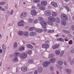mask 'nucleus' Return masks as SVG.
<instances>
[{"label":"nucleus","mask_w":74,"mask_h":74,"mask_svg":"<svg viewBox=\"0 0 74 74\" xmlns=\"http://www.w3.org/2000/svg\"><path fill=\"white\" fill-rule=\"evenodd\" d=\"M20 53L18 52H16L14 53V54L16 55L15 57L13 59V61L14 62H17L18 61V59L16 56H19Z\"/></svg>","instance_id":"nucleus-1"},{"label":"nucleus","mask_w":74,"mask_h":74,"mask_svg":"<svg viewBox=\"0 0 74 74\" xmlns=\"http://www.w3.org/2000/svg\"><path fill=\"white\" fill-rule=\"evenodd\" d=\"M20 56L21 59H25L27 58V54L25 53H23L21 54Z\"/></svg>","instance_id":"nucleus-2"},{"label":"nucleus","mask_w":74,"mask_h":74,"mask_svg":"<svg viewBox=\"0 0 74 74\" xmlns=\"http://www.w3.org/2000/svg\"><path fill=\"white\" fill-rule=\"evenodd\" d=\"M40 24L43 27V28H44L45 29H46L47 28V27L45 26H47V23L45 21H43L41 22H40Z\"/></svg>","instance_id":"nucleus-3"},{"label":"nucleus","mask_w":74,"mask_h":74,"mask_svg":"<svg viewBox=\"0 0 74 74\" xmlns=\"http://www.w3.org/2000/svg\"><path fill=\"white\" fill-rule=\"evenodd\" d=\"M61 17L62 19H63L64 21H67L68 20V17L66 15L62 14L61 15Z\"/></svg>","instance_id":"nucleus-4"},{"label":"nucleus","mask_w":74,"mask_h":74,"mask_svg":"<svg viewBox=\"0 0 74 74\" xmlns=\"http://www.w3.org/2000/svg\"><path fill=\"white\" fill-rule=\"evenodd\" d=\"M48 20L52 22H55L56 21V19L53 17H50L48 18Z\"/></svg>","instance_id":"nucleus-5"},{"label":"nucleus","mask_w":74,"mask_h":74,"mask_svg":"<svg viewBox=\"0 0 74 74\" xmlns=\"http://www.w3.org/2000/svg\"><path fill=\"white\" fill-rule=\"evenodd\" d=\"M31 15H33V16H36V15L37 14V12H36V10L34 9L31 10Z\"/></svg>","instance_id":"nucleus-6"},{"label":"nucleus","mask_w":74,"mask_h":74,"mask_svg":"<svg viewBox=\"0 0 74 74\" xmlns=\"http://www.w3.org/2000/svg\"><path fill=\"white\" fill-rule=\"evenodd\" d=\"M27 15V13L25 12H23L20 15V17L21 18H23L26 17Z\"/></svg>","instance_id":"nucleus-7"},{"label":"nucleus","mask_w":74,"mask_h":74,"mask_svg":"<svg viewBox=\"0 0 74 74\" xmlns=\"http://www.w3.org/2000/svg\"><path fill=\"white\" fill-rule=\"evenodd\" d=\"M49 47V44H43L42 45V47L44 48H48Z\"/></svg>","instance_id":"nucleus-8"},{"label":"nucleus","mask_w":74,"mask_h":74,"mask_svg":"<svg viewBox=\"0 0 74 74\" xmlns=\"http://www.w3.org/2000/svg\"><path fill=\"white\" fill-rule=\"evenodd\" d=\"M51 62H45L43 64V66L44 67H47L48 64H50Z\"/></svg>","instance_id":"nucleus-9"},{"label":"nucleus","mask_w":74,"mask_h":74,"mask_svg":"<svg viewBox=\"0 0 74 74\" xmlns=\"http://www.w3.org/2000/svg\"><path fill=\"white\" fill-rule=\"evenodd\" d=\"M60 45H59L58 44H56L54 45L53 46H52V48L54 49H56L57 48H58L59 47Z\"/></svg>","instance_id":"nucleus-10"},{"label":"nucleus","mask_w":74,"mask_h":74,"mask_svg":"<svg viewBox=\"0 0 74 74\" xmlns=\"http://www.w3.org/2000/svg\"><path fill=\"white\" fill-rule=\"evenodd\" d=\"M51 4L55 7H58V4H57L55 2H51Z\"/></svg>","instance_id":"nucleus-11"},{"label":"nucleus","mask_w":74,"mask_h":74,"mask_svg":"<svg viewBox=\"0 0 74 74\" xmlns=\"http://www.w3.org/2000/svg\"><path fill=\"white\" fill-rule=\"evenodd\" d=\"M21 70L22 71H26L27 70V66H24L22 67L21 68Z\"/></svg>","instance_id":"nucleus-12"},{"label":"nucleus","mask_w":74,"mask_h":74,"mask_svg":"<svg viewBox=\"0 0 74 74\" xmlns=\"http://www.w3.org/2000/svg\"><path fill=\"white\" fill-rule=\"evenodd\" d=\"M47 4V1H42L41 2V5L43 6H45Z\"/></svg>","instance_id":"nucleus-13"},{"label":"nucleus","mask_w":74,"mask_h":74,"mask_svg":"<svg viewBox=\"0 0 74 74\" xmlns=\"http://www.w3.org/2000/svg\"><path fill=\"white\" fill-rule=\"evenodd\" d=\"M24 23V21H21L19 22V23H18V26H23Z\"/></svg>","instance_id":"nucleus-14"},{"label":"nucleus","mask_w":74,"mask_h":74,"mask_svg":"<svg viewBox=\"0 0 74 74\" xmlns=\"http://www.w3.org/2000/svg\"><path fill=\"white\" fill-rule=\"evenodd\" d=\"M45 14L47 16H50L51 15V12L50 11H46Z\"/></svg>","instance_id":"nucleus-15"},{"label":"nucleus","mask_w":74,"mask_h":74,"mask_svg":"<svg viewBox=\"0 0 74 74\" xmlns=\"http://www.w3.org/2000/svg\"><path fill=\"white\" fill-rule=\"evenodd\" d=\"M36 34H37V33L34 32H31L30 33L31 36H36Z\"/></svg>","instance_id":"nucleus-16"},{"label":"nucleus","mask_w":74,"mask_h":74,"mask_svg":"<svg viewBox=\"0 0 74 74\" xmlns=\"http://www.w3.org/2000/svg\"><path fill=\"white\" fill-rule=\"evenodd\" d=\"M38 73H41L42 71V67H39L38 68Z\"/></svg>","instance_id":"nucleus-17"},{"label":"nucleus","mask_w":74,"mask_h":74,"mask_svg":"<svg viewBox=\"0 0 74 74\" xmlns=\"http://www.w3.org/2000/svg\"><path fill=\"white\" fill-rule=\"evenodd\" d=\"M36 31L38 33H41L43 32V30L42 29H36Z\"/></svg>","instance_id":"nucleus-18"},{"label":"nucleus","mask_w":74,"mask_h":74,"mask_svg":"<svg viewBox=\"0 0 74 74\" xmlns=\"http://www.w3.org/2000/svg\"><path fill=\"white\" fill-rule=\"evenodd\" d=\"M66 72L67 74H70L71 73V70L70 69H67L66 70Z\"/></svg>","instance_id":"nucleus-19"},{"label":"nucleus","mask_w":74,"mask_h":74,"mask_svg":"<svg viewBox=\"0 0 74 74\" xmlns=\"http://www.w3.org/2000/svg\"><path fill=\"white\" fill-rule=\"evenodd\" d=\"M2 48H3V51L4 52L5 51L6 49V46H5L4 44H3L2 46Z\"/></svg>","instance_id":"nucleus-20"},{"label":"nucleus","mask_w":74,"mask_h":74,"mask_svg":"<svg viewBox=\"0 0 74 74\" xmlns=\"http://www.w3.org/2000/svg\"><path fill=\"white\" fill-rule=\"evenodd\" d=\"M27 48H29V49H33V47L30 44L27 45Z\"/></svg>","instance_id":"nucleus-21"},{"label":"nucleus","mask_w":74,"mask_h":74,"mask_svg":"<svg viewBox=\"0 0 74 74\" xmlns=\"http://www.w3.org/2000/svg\"><path fill=\"white\" fill-rule=\"evenodd\" d=\"M39 8L40 10H45V8L42 6H40L39 7Z\"/></svg>","instance_id":"nucleus-22"},{"label":"nucleus","mask_w":74,"mask_h":74,"mask_svg":"<svg viewBox=\"0 0 74 74\" xmlns=\"http://www.w3.org/2000/svg\"><path fill=\"white\" fill-rule=\"evenodd\" d=\"M60 53V51L58 50H56L55 51V53L57 55H59Z\"/></svg>","instance_id":"nucleus-23"},{"label":"nucleus","mask_w":74,"mask_h":74,"mask_svg":"<svg viewBox=\"0 0 74 74\" xmlns=\"http://www.w3.org/2000/svg\"><path fill=\"white\" fill-rule=\"evenodd\" d=\"M19 50L20 51H24V50H25V47L22 46L21 47H20L19 48Z\"/></svg>","instance_id":"nucleus-24"},{"label":"nucleus","mask_w":74,"mask_h":74,"mask_svg":"<svg viewBox=\"0 0 74 74\" xmlns=\"http://www.w3.org/2000/svg\"><path fill=\"white\" fill-rule=\"evenodd\" d=\"M23 35L25 36H29V33L27 32H24L23 33Z\"/></svg>","instance_id":"nucleus-25"},{"label":"nucleus","mask_w":74,"mask_h":74,"mask_svg":"<svg viewBox=\"0 0 74 74\" xmlns=\"http://www.w3.org/2000/svg\"><path fill=\"white\" fill-rule=\"evenodd\" d=\"M58 64H59V65H60L61 66H62L63 64V61H58Z\"/></svg>","instance_id":"nucleus-26"},{"label":"nucleus","mask_w":74,"mask_h":74,"mask_svg":"<svg viewBox=\"0 0 74 74\" xmlns=\"http://www.w3.org/2000/svg\"><path fill=\"white\" fill-rule=\"evenodd\" d=\"M23 33L24 32L22 31H20L18 32V35L20 36H22L23 35Z\"/></svg>","instance_id":"nucleus-27"},{"label":"nucleus","mask_w":74,"mask_h":74,"mask_svg":"<svg viewBox=\"0 0 74 74\" xmlns=\"http://www.w3.org/2000/svg\"><path fill=\"white\" fill-rule=\"evenodd\" d=\"M62 32L65 33H70V31L65 30H63Z\"/></svg>","instance_id":"nucleus-28"},{"label":"nucleus","mask_w":74,"mask_h":74,"mask_svg":"<svg viewBox=\"0 0 74 74\" xmlns=\"http://www.w3.org/2000/svg\"><path fill=\"white\" fill-rule=\"evenodd\" d=\"M57 40L58 41H62V42H64V39H63L62 38H59L57 39Z\"/></svg>","instance_id":"nucleus-29"},{"label":"nucleus","mask_w":74,"mask_h":74,"mask_svg":"<svg viewBox=\"0 0 74 74\" xmlns=\"http://www.w3.org/2000/svg\"><path fill=\"white\" fill-rule=\"evenodd\" d=\"M48 24L49 25H53V23H52V22L51 21H49L47 22Z\"/></svg>","instance_id":"nucleus-30"},{"label":"nucleus","mask_w":74,"mask_h":74,"mask_svg":"<svg viewBox=\"0 0 74 74\" xmlns=\"http://www.w3.org/2000/svg\"><path fill=\"white\" fill-rule=\"evenodd\" d=\"M52 16H56L57 15V14L55 12H53L52 13Z\"/></svg>","instance_id":"nucleus-31"},{"label":"nucleus","mask_w":74,"mask_h":74,"mask_svg":"<svg viewBox=\"0 0 74 74\" xmlns=\"http://www.w3.org/2000/svg\"><path fill=\"white\" fill-rule=\"evenodd\" d=\"M53 56H54V54H51L49 55V59H51V58H53Z\"/></svg>","instance_id":"nucleus-32"},{"label":"nucleus","mask_w":74,"mask_h":74,"mask_svg":"<svg viewBox=\"0 0 74 74\" xmlns=\"http://www.w3.org/2000/svg\"><path fill=\"white\" fill-rule=\"evenodd\" d=\"M56 61V59L55 58H53L51 59L50 61L51 62V63H54V62H55Z\"/></svg>","instance_id":"nucleus-33"},{"label":"nucleus","mask_w":74,"mask_h":74,"mask_svg":"<svg viewBox=\"0 0 74 74\" xmlns=\"http://www.w3.org/2000/svg\"><path fill=\"white\" fill-rule=\"evenodd\" d=\"M28 63H34V61H33V60H28Z\"/></svg>","instance_id":"nucleus-34"},{"label":"nucleus","mask_w":74,"mask_h":74,"mask_svg":"<svg viewBox=\"0 0 74 74\" xmlns=\"http://www.w3.org/2000/svg\"><path fill=\"white\" fill-rule=\"evenodd\" d=\"M34 3H39L40 2L39 0H34L33 1Z\"/></svg>","instance_id":"nucleus-35"},{"label":"nucleus","mask_w":74,"mask_h":74,"mask_svg":"<svg viewBox=\"0 0 74 74\" xmlns=\"http://www.w3.org/2000/svg\"><path fill=\"white\" fill-rule=\"evenodd\" d=\"M35 28H34V27H32L31 28H29V30H30V31H32L33 30H34V29Z\"/></svg>","instance_id":"nucleus-36"},{"label":"nucleus","mask_w":74,"mask_h":74,"mask_svg":"<svg viewBox=\"0 0 74 74\" xmlns=\"http://www.w3.org/2000/svg\"><path fill=\"white\" fill-rule=\"evenodd\" d=\"M18 46V44H17V43L16 42H15L14 44V48H16V47H17V46Z\"/></svg>","instance_id":"nucleus-37"},{"label":"nucleus","mask_w":74,"mask_h":74,"mask_svg":"<svg viewBox=\"0 0 74 74\" xmlns=\"http://www.w3.org/2000/svg\"><path fill=\"white\" fill-rule=\"evenodd\" d=\"M55 31L53 30H49L48 31V32L49 33H53Z\"/></svg>","instance_id":"nucleus-38"},{"label":"nucleus","mask_w":74,"mask_h":74,"mask_svg":"<svg viewBox=\"0 0 74 74\" xmlns=\"http://www.w3.org/2000/svg\"><path fill=\"white\" fill-rule=\"evenodd\" d=\"M43 19H44V18L42 17H40L38 18V20L40 21H43Z\"/></svg>","instance_id":"nucleus-39"},{"label":"nucleus","mask_w":74,"mask_h":74,"mask_svg":"<svg viewBox=\"0 0 74 74\" xmlns=\"http://www.w3.org/2000/svg\"><path fill=\"white\" fill-rule=\"evenodd\" d=\"M65 8H66V10H67V11L68 12H69V11L70 9H69V7H68L67 6H66Z\"/></svg>","instance_id":"nucleus-40"},{"label":"nucleus","mask_w":74,"mask_h":74,"mask_svg":"<svg viewBox=\"0 0 74 74\" xmlns=\"http://www.w3.org/2000/svg\"><path fill=\"white\" fill-rule=\"evenodd\" d=\"M0 10L2 11H5V9L3 8L1 6H0Z\"/></svg>","instance_id":"nucleus-41"},{"label":"nucleus","mask_w":74,"mask_h":74,"mask_svg":"<svg viewBox=\"0 0 74 74\" xmlns=\"http://www.w3.org/2000/svg\"><path fill=\"white\" fill-rule=\"evenodd\" d=\"M71 53H74V49H72L70 51Z\"/></svg>","instance_id":"nucleus-42"},{"label":"nucleus","mask_w":74,"mask_h":74,"mask_svg":"<svg viewBox=\"0 0 74 74\" xmlns=\"http://www.w3.org/2000/svg\"><path fill=\"white\" fill-rule=\"evenodd\" d=\"M27 52L28 54H29V55H31V54H32V51L31 50H29Z\"/></svg>","instance_id":"nucleus-43"},{"label":"nucleus","mask_w":74,"mask_h":74,"mask_svg":"<svg viewBox=\"0 0 74 74\" xmlns=\"http://www.w3.org/2000/svg\"><path fill=\"white\" fill-rule=\"evenodd\" d=\"M68 61L69 62H70V61H71V57L70 56H69V57Z\"/></svg>","instance_id":"nucleus-44"},{"label":"nucleus","mask_w":74,"mask_h":74,"mask_svg":"<svg viewBox=\"0 0 74 74\" xmlns=\"http://www.w3.org/2000/svg\"><path fill=\"white\" fill-rule=\"evenodd\" d=\"M50 70H51V71H53V70H54V68H53V66H51L50 67Z\"/></svg>","instance_id":"nucleus-45"},{"label":"nucleus","mask_w":74,"mask_h":74,"mask_svg":"<svg viewBox=\"0 0 74 74\" xmlns=\"http://www.w3.org/2000/svg\"><path fill=\"white\" fill-rule=\"evenodd\" d=\"M56 21L57 23H59L60 22V19L59 18H57L56 19Z\"/></svg>","instance_id":"nucleus-46"},{"label":"nucleus","mask_w":74,"mask_h":74,"mask_svg":"<svg viewBox=\"0 0 74 74\" xmlns=\"http://www.w3.org/2000/svg\"><path fill=\"white\" fill-rule=\"evenodd\" d=\"M73 42V41L71 40L69 42V44H72Z\"/></svg>","instance_id":"nucleus-47"},{"label":"nucleus","mask_w":74,"mask_h":74,"mask_svg":"<svg viewBox=\"0 0 74 74\" xmlns=\"http://www.w3.org/2000/svg\"><path fill=\"white\" fill-rule=\"evenodd\" d=\"M62 24L63 25H66V22L65 21H63L62 22Z\"/></svg>","instance_id":"nucleus-48"},{"label":"nucleus","mask_w":74,"mask_h":74,"mask_svg":"<svg viewBox=\"0 0 74 74\" xmlns=\"http://www.w3.org/2000/svg\"><path fill=\"white\" fill-rule=\"evenodd\" d=\"M33 19H32V18H29V21L30 23H32V22H33Z\"/></svg>","instance_id":"nucleus-49"},{"label":"nucleus","mask_w":74,"mask_h":74,"mask_svg":"<svg viewBox=\"0 0 74 74\" xmlns=\"http://www.w3.org/2000/svg\"><path fill=\"white\" fill-rule=\"evenodd\" d=\"M5 4V3L4 2H0V5H4Z\"/></svg>","instance_id":"nucleus-50"},{"label":"nucleus","mask_w":74,"mask_h":74,"mask_svg":"<svg viewBox=\"0 0 74 74\" xmlns=\"http://www.w3.org/2000/svg\"><path fill=\"white\" fill-rule=\"evenodd\" d=\"M64 51H62L61 53L60 56H63V54H64Z\"/></svg>","instance_id":"nucleus-51"},{"label":"nucleus","mask_w":74,"mask_h":74,"mask_svg":"<svg viewBox=\"0 0 74 74\" xmlns=\"http://www.w3.org/2000/svg\"><path fill=\"white\" fill-rule=\"evenodd\" d=\"M34 74H38V71L37 70H36L34 72Z\"/></svg>","instance_id":"nucleus-52"},{"label":"nucleus","mask_w":74,"mask_h":74,"mask_svg":"<svg viewBox=\"0 0 74 74\" xmlns=\"http://www.w3.org/2000/svg\"><path fill=\"white\" fill-rule=\"evenodd\" d=\"M37 22H38V20H35L34 21V23H37Z\"/></svg>","instance_id":"nucleus-53"},{"label":"nucleus","mask_w":74,"mask_h":74,"mask_svg":"<svg viewBox=\"0 0 74 74\" xmlns=\"http://www.w3.org/2000/svg\"><path fill=\"white\" fill-rule=\"evenodd\" d=\"M49 42H50L49 40H46L45 41V43H49Z\"/></svg>","instance_id":"nucleus-54"},{"label":"nucleus","mask_w":74,"mask_h":74,"mask_svg":"<svg viewBox=\"0 0 74 74\" xmlns=\"http://www.w3.org/2000/svg\"><path fill=\"white\" fill-rule=\"evenodd\" d=\"M13 10H11V12H10V15H12V14H13Z\"/></svg>","instance_id":"nucleus-55"},{"label":"nucleus","mask_w":74,"mask_h":74,"mask_svg":"<svg viewBox=\"0 0 74 74\" xmlns=\"http://www.w3.org/2000/svg\"><path fill=\"white\" fill-rule=\"evenodd\" d=\"M71 29L73 30H74V25H72L71 26Z\"/></svg>","instance_id":"nucleus-56"},{"label":"nucleus","mask_w":74,"mask_h":74,"mask_svg":"<svg viewBox=\"0 0 74 74\" xmlns=\"http://www.w3.org/2000/svg\"><path fill=\"white\" fill-rule=\"evenodd\" d=\"M55 36L56 37H58L59 36V34H57L55 35Z\"/></svg>","instance_id":"nucleus-57"},{"label":"nucleus","mask_w":74,"mask_h":74,"mask_svg":"<svg viewBox=\"0 0 74 74\" xmlns=\"http://www.w3.org/2000/svg\"><path fill=\"white\" fill-rule=\"evenodd\" d=\"M2 49H0V53H2Z\"/></svg>","instance_id":"nucleus-58"},{"label":"nucleus","mask_w":74,"mask_h":74,"mask_svg":"<svg viewBox=\"0 0 74 74\" xmlns=\"http://www.w3.org/2000/svg\"><path fill=\"white\" fill-rule=\"evenodd\" d=\"M44 32H47V29H44Z\"/></svg>","instance_id":"nucleus-59"},{"label":"nucleus","mask_w":74,"mask_h":74,"mask_svg":"<svg viewBox=\"0 0 74 74\" xmlns=\"http://www.w3.org/2000/svg\"><path fill=\"white\" fill-rule=\"evenodd\" d=\"M37 6L38 7H40L41 6H40V4L39 3H38L37 4Z\"/></svg>","instance_id":"nucleus-60"},{"label":"nucleus","mask_w":74,"mask_h":74,"mask_svg":"<svg viewBox=\"0 0 74 74\" xmlns=\"http://www.w3.org/2000/svg\"><path fill=\"white\" fill-rule=\"evenodd\" d=\"M32 8L33 9H35V8H36V7L35 6H33Z\"/></svg>","instance_id":"nucleus-61"},{"label":"nucleus","mask_w":74,"mask_h":74,"mask_svg":"<svg viewBox=\"0 0 74 74\" xmlns=\"http://www.w3.org/2000/svg\"><path fill=\"white\" fill-rule=\"evenodd\" d=\"M64 64L65 65H66L67 64L66 63V62L65 61V62H64Z\"/></svg>","instance_id":"nucleus-62"},{"label":"nucleus","mask_w":74,"mask_h":74,"mask_svg":"<svg viewBox=\"0 0 74 74\" xmlns=\"http://www.w3.org/2000/svg\"><path fill=\"white\" fill-rule=\"evenodd\" d=\"M1 64H2V62H1L0 63V66H1Z\"/></svg>","instance_id":"nucleus-63"},{"label":"nucleus","mask_w":74,"mask_h":74,"mask_svg":"<svg viewBox=\"0 0 74 74\" xmlns=\"http://www.w3.org/2000/svg\"><path fill=\"white\" fill-rule=\"evenodd\" d=\"M5 9H6V10H8V7L7 6L5 7Z\"/></svg>","instance_id":"nucleus-64"}]
</instances>
